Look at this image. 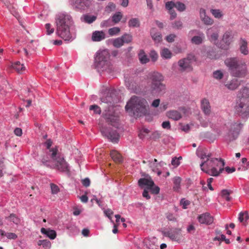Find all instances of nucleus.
Returning <instances> with one entry per match:
<instances>
[{"mask_svg": "<svg viewBox=\"0 0 249 249\" xmlns=\"http://www.w3.org/2000/svg\"><path fill=\"white\" fill-rule=\"evenodd\" d=\"M42 163L46 166H50L51 162H53L56 168L62 172L69 171V166L67 162L63 157L58 153L57 148H52L49 152L42 156L41 159Z\"/></svg>", "mask_w": 249, "mask_h": 249, "instance_id": "obj_1", "label": "nucleus"}, {"mask_svg": "<svg viewBox=\"0 0 249 249\" xmlns=\"http://www.w3.org/2000/svg\"><path fill=\"white\" fill-rule=\"evenodd\" d=\"M148 107L147 101L142 98L133 96L125 107L126 111L136 117L145 115Z\"/></svg>", "mask_w": 249, "mask_h": 249, "instance_id": "obj_2", "label": "nucleus"}, {"mask_svg": "<svg viewBox=\"0 0 249 249\" xmlns=\"http://www.w3.org/2000/svg\"><path fill=\"white\" fill-rule=\"evenodd\" d=\"M102 103L108 104L107 110H105L103 116L106 121L112 125H115L119 121L118 114L116 112L113 104L117 102L115 95L113 93H108L105 97L101 99Z\"/></svg>", "mask_w": 249, "mask_h": 249, "instance_id": "obj_3", "label": "nucleus"}, {"mask_svg": "<svg viewBox=\"0 0 249 249\" xmlns=\"http://www.w3.org/2000/svg\"><path fill=\"white\" fill-rule=\"evenodd\" d=\"M224 63L232 76L243 78L246 76L247 68L244 61L237 57H230L227 58Z\"/></svg>", "mask_w": 249, "mask_h": 249, "instance_id": "obj_4", "label": "nucleus"}, {"mask_svg": "<svg viewBox=\"0 0 249 249\" xmlns=\"http://www.w3.org/2000/svg\"><path fill=\"white\" fill-rule=\"evenodd\" d=\"M238 100L234 107L235 113L242 117L249 116V89L243 88L238 95Z\"/></svg>", "mask_w": 249, "mask_h": 249, "instance_id": "obj_5", "label": "nucleus"}, {"mask_svg": "<svg viewBox=\"0 0 249 249\" xmlns=\"http://www.w3.org/2000/svg\"><path fill=\"white\" fill-rule=\"evenodd\" d=\"M225 162L223 160L212 158L207 161V165L203 171L210 176L216 177L224 170Z\"/></svg>", "mask_w": 249, "mask_h": 249, "instance_id": "obj_6", "label": "nucleus"}, {"mask_svg": "<svg viewBox=\"0 0 249 249\" xmlns=\"http://www.w3.org/2000/svg\"><path fill=\"white\" fill-rule=\"evenodd\" d=\"M148 77L151 81L150 89L153 93H160L165 90V86L162 83L163 76L158 72H150Z\"/></svg>", "mask_w": 249, "mask_h": 249, "instance_id": "obj_7", "label": "nucleus"}, {"mask_svg": "<svg viewBox=\"0 0 249 249\" xmlns=\"http://www.w3.org/2000/svg\"><path fill=\"white\" fill-rule=\"evenodd\" d=\"M55 23L57 26V31H69L73 30V22L70 16L60 13L56 15Z\"/></svg>", "mask_w": 249, "mask_h": 249, "instance_id": "obj_8", "label": "nucleus"}, {"mask_svg": "<svg viewBox=\"0 0 249 249\" xmlns=\"http://www.w3.org/2000/svg\"><path fill=\"white\" fill-rule=\"evenodd\" d=\"M163 235L169 238L172 241L178 243H179L182 238L181 230L179 228H175L165 231L163 233Z\"/></svg>", "mask_w": 249, "mask_h": 249, "instance_id": "obj_9", "label": "nucleus"}, {"mask_svg": "<svg viewBox=\"0 0 249 249\" xmlns=\"http://www.w3.org/2000/svg\"><path fill=\"white\" fill-rule=\"evenodd\" d=\"M195 60V56L190 54L189 55L187 58L179 60L178 64L181 71H191L192 70V62L193 61Z\"/></svg>", "mask_w": 249, "mask_h": 249, "instance_id": "obj_10", "label": "nucleus"}, {"mask_svg": "<svg viewBox=\"0 0 249 249\" xmlns=\"http://www.w3.org/2000/svg\"><path fill=\"white\" fill-rule=\"evenodd\" d=\"M101 132L104 136L107 137L112 142H118L120 136L116 130H110L105 127H102Z\"/></svg>", "mask_w": 249, "mask_h": 249, "instance_id": "obj_11", "label": "nucleus"}, {"mask_svg": "<svg viewBox=\"0 0 249 249\" xmlns=\"http://www.w3.org/2000/svg\"><path fill=\"white\" fill-rule=\"evenodd\" d=\"M109 57V53L107 50L99 52L95 58V62L97 63L98 67H103L106 63Z\"/></svg>", "mask_w": 249, "mask_h": 249, "instance_id": "obj_12", "label": "nucleus"}, {"mask_svg": "<svg viewBox=\"0 0 249 249\" xmlns=\"http://www.w3.org/2000/svg\"><path fill=\"white\" fill-rule=\"evenodd\" d=\"M243 126L244 124L240 122H233L231 124L229 134L232 136V140H235L238 137Z\"/></svg>", "mask_w": 249, "mask_h": 249, "instance_id": "obj_13", "label": "nucleus"}, {"mask_svg": "<svg viewBox=\"0 0 249 249\" xmlns=\"http://www.w3.org/2000/svg\"><path fill=\"white\" fill-rule=\"evenodd\" d=\"M197 155L202 160L200 166L203 171L207 165V161L211 160V154L207 153L206 149H200L197 150Z\"/></svg>", "mask_w": 249, "mask_h": 249, "instance_id": "obj_14", "label": "nucleus"}, {"mask_svg": "<svg viewBox=\"0 0 249 249\" xmlns=\"http://www.w3.org/2000/svg\"><path fill=\"white\" fill-rule=\"evenodd\" d=\"M73 8L78 10H85L89 7L91 4L90 0H75L71 1Z\"/></svg>", "mask_w": 249, "mask_h": 249, "instance_id": "obj_15", "label": "nucleus"}, {"mask_svg": "<svg viewBox=\"0 0 249 249\" xmlns=\"http://www.w3.org/2000/svg\"><path fill=\"white\" fill-rule=\"evenodd\" d=\"M232 38L233 36L231 34V32H225L223 35V38L219 45V47L222 49H227L228 46L232 41Z\"/></svg>", "mask_w": 249, "mask_h": 249, "instance_id": "obj_16", "label": "nucleus"}, {"mask_svg": "<svg viewBox=\"0 0 249 249\" xmlns=\"http://www.w3.org/2000/svg\"><path fill=\"white\" fill-rule=\"evenodd\" d=\"M199 16L200 19L204 24L211 25L213 24V19L206 15V10L204 8H201L200 9Z\"/></svg>", "mask_w": 249, "mask_h": 249, "instance_id": "obj_17", "label": "nucleus"}, {"mask_svg": "<svg viewBox=\"0 0 249 249\" xmlns=\"http://www.w3.org/2000/svg\"><path fill=\"white\" fill-rule=\"evenodd\" d=\"M241 84V82L237 79L234 78L230 81L225 82L224 85L228 89L234 90L237 89Z\"/></svg>", "mask_w": 249, "mask_h": 249, "instance_id": "obj_18", "label": "nucleus"}, {"mask_svg": "<svg viewBox=\"0 0 249 249\" xmlns=\"http://www.w3.org/2000/svg\"><path fill=\"white\" fill-rule=\"evenodd\" d=\"M201 108L206 115H210L211 113V107L209 100L206 98L201 101Z\"/></svg>", "mask_w": 249, "mask_h": 249, "instance_id": "obj_19", "label": "nucleus"}, {"mask_svg": "<svg viewBox=\"0 0 249 249\" xmlns=\"http://www.w3.org/2000/svg\"><path fill=\"white\" fill-rule=\"evenodd\" d=\"M198 221L201 224L210 225L213 222V218L208 213L200 215L198 217Z\"/></svg>", "mask_w": 249, "mask_h": 249, "instance_id": "obj_20", "label": "nucleus"}, {"mask_svg": "<svg viewBox=\"0 0 249 249\" xmlns=\"http://www.w3.org/2000/svg\"><path fill=\"white\" fill-rule=\"evenodd\" d=\"M138 184L141 187L145 186V189H149L153 185H154V182L151 178H142L139 180Z\"/></svg>", "mask_w": 249, "mask_h": 249, "instance_id": "obj_21", "label": "nucleus"}, {"mask_svg": "<svg viewBox=\"0 0 249 249\" xmlns=\"http://www.w3.org/2000/svg\"><path fill=\"white\" fill-rule=\"evenodd\" d=\"M166 116L175 121H178L182 118L181 114L176 110H171L166 112Z\"/></svg>", "mask_w": 249, "mask_h": 249, "instance_id": "obj_22", "label": "nucleus"}, {"mask_svg": "<svg viewBox=\"0 0 249 249\" xmlns=\"http://www.w3.org/2000/svg\"><path fill=\"white\" fill-rule=\"evenodd\" d=\"M60 37L65 41L72 40L75 37L74 34H71V32H55Z\"/></svg>", "mask_w": 249, "mask_h": 249, "instance_id": "obj_23", "label": "nucleus"}, {"mask_svg": "<svg viewBox=\"0 0 249 249\" xmlns=\"http://www.w3.org/2000/svg\"><path fill=\"white\" fill-rule=\"evenodd\" d=\"M42 233L46 234L51 239H54L56 236V233L55 231L50 229H46L44 228L41 229Z\"/></svg>", "mask_w": 249, "mask_h": 249, "instance_id": "obj_24", "label": "nucleus"}, {"mask_svg": "<svg viewBox=\"0 0 249 249\" xmlns=\"http://www.w3.org/2000/svg\"><path fill=\"white\" fill-rule=\"evenodd\" d=\"M247 45V41L243 38H241L240 42V52L244 55H247L249 53Z\"/></svg>", "mask_w": 249, "mask_h": 249, "instance_id": "obj_25", "label": "nucleus"}, {"mask_svg": "<svg viewBox=\"0 0 249 249\" xmlns=\"http://www.w3.org/2000/svg\"><path fill=\"white\" fill-rule=\"evenodd\" d=\"M110 156L112 159L116 163H121L122 161V157L120 153L116 150L110 151Z\"/></svg>", "mask_w": 249, "mask_h": 249, "instance_id": "obj_26", "label": "nucleus"}, {"mask_svg": "<svg viewBox=\"0 0 249 249\" xmlns=\"http://www.w3.org/2000/svg\"><path fill=\"white\" fill-rule=\"evenodd\" d=\"M81 18L84 22L90 24L97 19V16L88 14L84 15Z\"/></svg>", "mask_w": 249, "mask_h": 249, "instance_id": "obj_27", "label": "nucleus"}, {"mask_svg": "<svg viewBox=\"0 0 249 249\" xmlns=\"http://www.w3.org/2000/svg\"><path fill=\"white\" fill-rule=\"evenodd\" d=\"M105 38L104 32H93L92 36V40L93 41H100Z\"/></svg>", "mask_w": 249, "mask_h": 249, "instance_id": "obj_28", "label": "nucleus"}, {"mask_svg": "<svg viewBox=\"0 0 249 249\" xmlns=\"http://www.w3.org/2000/svg\"><path fill=\"white\" fill-rule=\"evenodd\" d=\"M139 59L142 64H146L149 61V59L143 50H141L138 54Z\"/></svg>", "mask_w": 249, "mask_h": 249, "instance_id": "obj_29", "label": "nucleus"}, {"mask_svg": "<svg viewBox=\"0 0 249 249\" xmlns=\"http://www.w3.org/2000/svg\"><path fill=\"white\" fill-rule=\"evenodd\" d=\"M174 186L173 190L174 191L178 192L180 189V183L181 178L179 177H176L173 180Z\"/></svg>", "mask_w": 249, "mask_h": 249, "instance_id": "obj_30", "label": "nucleus"}, {"mask_svg": "<svg viewBox=\"0 0 249 249\" xmlns=\"http://www.w3.org/2000/svg\"><path fill=\"white\" fill-rule=\"evenodd\" d=\"M125 86L128 89L132 90H135L137 89L138 84L136 81H134L133 79H128V80H125Z\"/></svg>", "mask_w": 249, "mask_h": 249, "instance_id": "obj_31", "label": "nucleus"}, {"mask_svg": "<svg viewBox=\"0 0 249 249\" xmlns=\"http://www.w3.org/2000/svg\"><path fill=\"white\" fill-rule=\"evenodd\" d=\"M13 68L18 73H22L25 70L23 64H21L19 61H17L12 65Z\"/></svg>", "mask_w": 249, "mask_h": 249, "instance_id": "obj_32", "label": "nucleus"}, {"mask_svg": "<svg viewBox=\"0 0 249 249\" xmlns=\"http://www.w3.org/2000/svg\"><path fill=\"white\" fill-rule=\"evenodd\" d=\"M204 39V36L203 35H200L193 37L191 39V42L194 44L199 45L202 43Z\"/></svg>", "mask_w": 249, "mask_h": 249, "instance_id": "obj_33", "label": "nucleus"}, {"mask_svg": "<svg viewBox=\"0 0 249 249\" xmlns=\"http://www.w3.org/2000/svg\"><path fill=\"white\" fill-rule=\"evenodd\" d=\"M151 36L155 43H160L162 40L160 32H151Z\"/></svg>", "mask_w": 249, "mask_h": 249, "instance_id": "obj_34", "label": "nucleus"}, {"mask_svg": "<svg viewBox=\"0 0 249 249\" xmlns=\"http://www.w3.org/2000/svg\"><path fill=\"white\" fill-rule=\"evenodd\" d=\"M161 56L165 59H170L172 57L171 51L167 48H164L160 53Z\"/></svg>", "mask_w": 249, "mask_h": 249, "instance_id": "obj_35", "label": "nucleus"}, {"mask_svg": "<svg viewBox=\"0 0 249 249\" xmlns=\"http://www.w3.org/2000/svg\"><path fill=\"white\" fill-rule=\"evenodd\" d=\"M231 191L228 190H223L221 192V196L228 201H230L231 200V197H230V194L231 193Z\"/></svg>", "mask_w": 249, "mask_h": 249, "instance_id": "obj_36", "label": "nucleus"}, {"mask_svg": "<svg viewBox=\"0 0 249 249\" xmlns=\"http://www.w3.org/2000/svg\"><path fill=\"white\" fill-rule=\"evenodd\" d=\"M129 27H138L140 26V20L137 18H132L128 21Z\"/></svg>", "mask_w": 249, "mask_h": 249, "instance_id": "obj_37", "label": "nucleus"}, {"mask_svg": "<svg viewBox=\"0 0 249 249\" xmlns=\"http://www.w3.org/2000/svg\"><path fill=\"white\" fill-rule=\"evenodd\" d=\"M249 219V215L247 212H241L239 214L238 219L240 222L246 221Z\"/></svg>", "mask_w": 249, "mask_h": 249, "instance_id": "obj_38", "label": "nucleus"}, {"mask_svg": "<svg viewBox=\"0 0 249 249\" xmlns=\"http://www.w3.org/2000/svg\"><path fill=\"white\" fill-rule=\"evenodd\" d=\"M149 132L150 131L148 129L143 127L139 131L138 134L139 137L141 139H143L149 133Z\"/></svg>", "mask_w": 249, "mask_h": 249, "instance_id": "obj_39", "label": "nucleus"}, {"mask_svg": "<svg viewBox=\"0 0 249 249\" xmlns=\"http://www.w3.org/2000/svg\"><path fill=\"white\" fill-rule=\"evenodd\" d=\"M123 39L121 37L117 38L113 41V45L116 48H120L124 45Z\"/></svg>", "mask_w": 249, "mask_h": 249, "instance_id": "obj_40", "label": "nucleus"}, {"mask_svg": "<svg viewBox=\"0 0 249 249\" xmlns=\"http://www.w3.org/2000/svg\"><path fill=\"white\" fill-rule=\"evenodd\" d=\"M211 12L215 18H219L223 16L221 11L219 9H211Z\"/></svg>", "mask_w": 249, "mask_h": 249, "instance_id": "obj_41", "label": "nucleus"}, {"mask_svg": "<svg viewBox=\"0 0 249 249\" xmlns=\"http://www.w3.org/2000/svg\"><path fill=\"white\" fill-rule=\"evenodd\" d=\"M38 245H42L44 248H50L51 247V242L47 240H39Z\"/></svg>", "mask_w": 249, "mask_h": 249, "instance_id": "obj_42", "label": "nucleus"}, {"mask_svg": "<svg viewBox=\"0 0 249 249\" xmlns=\"http://www.w3.org/2000/svg\"><path fill=\"white\" fill-rule=\"evenodd\" d=\"M175 7L180 12L184 11L186 9L185 4L179 1L175 3Z\"/></svg>", "mask_w": 249, "mask_h": 249, "instance_id": "obj_43", "label": "nucleus"}, {"mask_svg": "<svg viewBox=\"0 0 249 249\" xmlns=\"http://www.w3.org/2000/svg\"><path fill=\"white\" fill-rule=\"evenodd\" d=\"M122 18V14L121 12H117L112 16V20L115 23H117L121 20Z\"/></svg>", "mask_w": 249, "mask_h": 249, "instance_id": "obj_44", "label": "nucleus"}, {"mask_svg": "<svg viewBox=\"0 0 249 249\" xmlns=\"http://www.w3.org/2000/svg\"><path fill=\"white\" fill-rule=\"evenodd\" d=\"M213 77L217 80H220L223 77V74L221 71L217 70L213 72Z\"/></svg>", "mask_w": 249, "mask_h": 249, "instance_id": "obj_45", "label": "nucleus"}, {"mask_svg": "<svg viewBox=\"0 0 249 249\" xmlns=\"http://www.w3.org/2000/svg\"><path fill=\"white\" fill-rule=\"evenodd\" d=\"M124 43H128L132 41V36L127 34H124L122 36Z\"/></svg>", "mask_w": 249, "mask_h": 249, "instance_id": "obj_46", "label": "nucleus"}, {"mask_svg": "<svg viewBox=\"0 0 249 249\" xmlns=\"http://www.w3.org/2000/svg\"><path fill=\"white\" fill-rule=\"evenodd\" d=\"M149 190L151 191L152 194L157 195L159 193L160 189L158 186L154 184L149 188Z\"/></svg>", "mask_w": 249, "mask_h": 249, "instance_id": "obj_47", "label": "nucleus"}, {"mask_svg": "<svg viewBox=\"0 0 249 249\" xmlns=\"http://www.w3.org/2000/svg\"><path fill=\"white\" fill-rule=\"evenodd\" d=\"M89 109L90 110H93L94 113L96 114H100L101 113V110L100 107L96 105L90 106L89 107Z\"/></svg>", "mask_w": 249, "mask_h": 249, "instance_id": "obj_48", "label": "nucleus"}, {"mask_svg": "<svg viewBox=\"0 0 249 249\" xmlns=\"http://www.w3.org/2000/svg\"><path fill=\"white\" fill-rule=\"evenodd\" d=\"M166 217L170 221L176 222L177 220V217L174 215L173 213H170L166 214Z\"/></svg>", "mask_w": 249, "mask_h": 249, "instance_id": "obj_49", "label": "nucleus"}, {"mask_svg": "<svg viewBox=\"0 0 249 249\" xmlns=\"http://www.w3.org/2000/svg\"><path fill=\"white\" fill-rule=\"evenodd\" d=\"M173 27L175 30H181L182 27V23L180 21H176L173 23Z\"/></svg>", "mask_w": 249, "mask_h": 249, "instance_id": "obj_50", "label": "nucleus"}, {"mask_svg": "<svg viewBox=\"0 0 249 249\" xmlns=\"http://www.w3.org/2000/svg\"><path fill=\"white\" fill-rule=\"evenodd\" d=\"M9 218L11 221H12L16 224H18L20 222L19 219L18 217H17L16 215L14 214H10V216L9 217Z\"/></svg>", "mask_w": 249, "mask_h": 249, "instance_id": "obj_51", "label": "nucleus"}, {"mask_svg": "<svg viewBox=\"0 0 249 249\" xmlns=\"http://www.w3.org/2000/svg\"><path fill=\"white\" fill-rule=\"evenodd\" d=\"M51 189L52 193L53 194H56L59 192V188L58 186L54 184H51Z\"/></svg>", "mask_w": 249, "mask_h": 249, "instance_id": "obj_52", "label": "nucleus"}, {"mask_svg": "<svg viewBox=\"0 0 249 249\" xmlns=\"http://www.w3.org/2000/svg\"><path fill=\"white\" fill-rule=\"evenodd\" d=\"M218 35L217 32H213L211 35V40L212 41H213L214 43L217 45L218 42H216L218 39Z\"/></svg>", "mask_w": 249, "mask_h": 249, "instance_id": "obj_53", "label": "nucleus"}, {"mask_svg": "<svg viewBox=\"0 0 249 249\" xmlns=\"http://www.w3.org/2000/svg\"><path fill=\"white\" fill-rule=\"evenodd\" d=\"M242 163L244 165L243 169L244 170H247L249 167V162L248 161L247 158H243L241 160Z\"/></svg>", "mask_w": 249, "mask_h": 249, "instance_id": "obj_54", "label": "nucleus"}, {"mask_svg": "<svg viewBox=\"0 0 249 249\" xmlns=\"http://www.w3.org/2000/svg\"><path fill=\"white\" fill-rule=\"evenodd\" d=\"M150 56L153 62L156 61L158 58V54L156 51L153 50L150 53Z\"/></svg>", "mask_w": 249, "mask_h": 249, "instance_id": "obj_55", "label": "nucleus"}, {"mask_svg": "<svg viewBox=\"0 0 249 249\" xmlns=\"http://www.w3.org/2000/svg\"><path fill=\"white\" fill-rule=\"evenodd\" d=\"M165 6L169 11L172 10L173 8L175 7V3L172 1H168L166 3Z\"/></svg>", "mask_w": 249, "mask_h": 249, "instance_id": "obj_56", "label": "nucleus"}, {"mask_svg": "<svg viewBox=\"0 0 249 249\" xmlns=\"http://www.w3.org/2000/svg\"><path fill=\"white\" fill-rule=\"evenodd\" d=\"M5 236L9 239H16L18 236L14 233L7 232L5 234Z\"/></svg>", "mask_w": 249, "mask_h": 249, "instance_id": "obj_57", "label": "nucleus"}, {"mask_svg": "<svg viewBox=\"0 0 249 249\" xmlns=\"http://www.w3.org/2000/svg\"><path fill=\"white\" fill-rule=\"evenodd\" d=\"M179 159H181V157H180L179 158L175 157L173 158L171 161L172 164L175 166H178V165H179L180 164V162L179 161Z\"/></svg>", "mask_w": 249, "mask_h": 249, "instance_id": "obj_58", "label": "nucleus"}, {"mask_svg": "<svg viewBox=\"0 0 249 249\" xmlns=\"http://www.w3.org/2000/svg\"><path fill=\"white\" fill-rule=\"evenodd\" d=\"M161 126L162 128L167 129H170L171 128V125L169 121H165L162 123Z\"/></svg>", "mask_w": 249, "mask_h": 249, "instance_id": "obj_59", "label": "nucleus"}, {"mask_svg": "<svg viewBox=\"0 0 249 249\" xmlns=\"http://www.w3.org/2000/svg\"><path fill=\"white\" fill-rule=\"evenodd\" d=\"M180 204L182 205L183 209H186L187 206L190 204V202L188 200H184V199H182L180 201Z\"/></svg>", "mask_w": 249, "mask_h": 249, "instance_id": "obj_60", "label": "nucleus"}, {"mask_svg": "<svg viewBox=\"0 0 249 249\" xmlns=\"http://www.w3.org/2000/svg\"><path fill=\"white\" fill-rule=\"evenodd\" d=\"M176 36L174 34H170L166 36V40L168 42H172L174 41Z\"/></svg>", "mask_w": 249, "mask_h": 249, "instance_id": "obj_61", "label": "nucleus"}, {"mask_svg": "<svg viewBox=\"0 0 249 249\" xmlns=\"http://www.w3.org/2000/svg\"><path fill=\"white\" fill-rule=\"evenodd\" d=\"M149 191V189H144L142 193L143 197L146 198L147 199H149L150 198V196L148 194Z\"/></svg>", "mask_w": 249, "mask_h": 249, "instance_id": "obj_62", "label": "nucleus"}, {"mask_svg": "<svg viewBox=\"0 0 249 249\" xmlns=\"http://www.w3.org/2000/svg\"><path fill=\"white\" fill-rule=\"evenodd\" d=\"M83 185L85 187H88L90 185V181L89 178H86L82 181Z\"/></svg>", "mask_w": 249, "mask_h": 249, "instance_id": "obj_63", "label": "nucleus"}, {"mask_svg": "<svg viewBox=\"0 0 249 249\" xmlns=\"http://www.w3.org/2000/svg\"><path fill=\"white\" fill-rule=\"evenodd\" d=\"M14 133L16 135L18 136H21L22 134V131L21 128L17 127L15 129Z\"/></svg>", "mask_w": 249, "mask_h": 249, "instance_id": "obj_64", "label": "nucleus"}]
</instances>
